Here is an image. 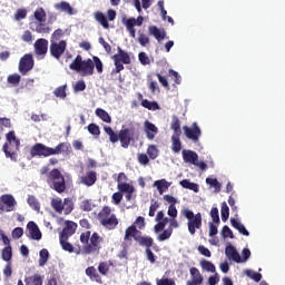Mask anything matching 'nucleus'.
Here are the masks:
<instances>
[{
	"label": "nucleus",
	"instance_id": "obj_15",
	"mask_svg": "<svg viewBox=\"0 0 285 285\" xmlns=\"http://www.w3.org/2000/svg\"><path fill=\"white\" fill-rule=\"evenodd\" d=\"M59 242L62 250H66L67 253H75L76 255H82L81 245L72 246V244L68 242V238H59Z\"/></svg>",
	"mask_w": 285,
	"mask_h": 285
},
{
	"label": "nucleus",
	"instance_id": "obj_25",
	"mask_svg": "<svg viewBox=\"0 0 285 285\" xmlns=\"http://www.w3.org/2000/svg\"><path fill=\"white\" fill-rule=\"evenodd\" d=\"M145 132L147 135V139H149V141H153V139H155V135H157V132H159V129L157 128V126H155V124L146 120L145 121Z\"/></svg>",
	"mask_w": 285,
	"mask_h": 285
},
{
	"label": "nucleus",
	"instance_id": "obj_7",
	"mask_svg": "<svg viewBox=\"0 0 285 285\" xmlns=\"http://www.w3.org/2000/svg\"><path fill=\"white\" fill-rule=\"evenodd\" d=\"M47 183L51 184L52 190H56L59 195H61V193H66V177H63V174H61L58 168L49 171Z\"/></svg>",
	"mask_w": 285,
	"mask_h": 285
},
{
	"label": "nucleus",
	"instance_id": "obj_55",
	"mask_svg": "<svg viewBox=\"0 0 285 285\" xmlns=\"http://www.w3.org/2000/svg\"><path fill=\"white\" fill-rule=\"evenodd\" d=\"M220 215L223 222H228V217L230 216V209L228 208V205L226 203L222 204Z\"/></svg>",
	"mask_w": 285,
	"mask_h": 285
},
{
	"label": "nucleus",
	"instance_id": "obj_50",
	"mask_svg": "<svg viewBox=\"0 0 285 285\" xmlns=\"http://www.w3.org/2000/svg\"><path fill=\"white\" fill-rule=\"evenodd\" d=\"M138 43L142 47L146 48L148 43H150V38L146 36V33L138 31Z\"/></svg>",
	"mask_w": 285,
	"mask_h": 285
},
{
	"label": "nucleus",
	"instance_id": "obj_14",
	"mask_svg": "<svg viewBox=\"0 0 285 285\" xmlns=\"http://www.w3.org/2000/svg\"><path fill=\"white\" fill-rule=\"evenodd\" d=\"M77 223L72 220L65 222V227L59 235V239H70L77 233Z\"/></svg>",
	"mask_w": 285,
	"mask_h": 285
},
{
	"label": "nucleus",
	"instance_id": "obj_5",
	"mask_svg": "<svg viewBox=\"0 0 285 285\" xmlns=\"http://www.w3.org/2000/svg\"><path fill=\"white\" fill-rule=\"evenodd\" d=\"M68 150V145L66 142H60L57 147H48L41 142L36 144L31 150V157H51V155H61Z\"/></svg>",
	"mask_w": 285,
	"mask_h": 285
},
{
	"label": "nucleus",
	"instance_id": "obj_54",
	"mask_svg": "<svg viewBox=\"0 0 285 285\" xmlns=\"http://www.w3.org/2000/svg\"><path fill=\"white\" fill-rule=\"evenodd\" d=\"M95 208V205L91 200L85 199L80 203V210H83L85 213H90Z\"/></svg>",
	"mask_w": 285,
	"mask_h": 285
},
{
	"label": "nucleus",
	"instance_id": "obj_6",
	"mask_svg": "<svg viewBox=\"0 0 285 285\" xmlns=\"http://www.w3.org/2000/svg\"><path fill=\"white\" fill-rule=\"evenodd\" d=\"M98 220L107 228V230H115L117 226H119V219L117 215L112 214V209L110 207L105 206L98 214Z\"/></svg>",
	"mask_w": 285,
	"mask_h": 285
},
{
	"label": "nucleus",
	"instance_id": "obj_52",
	"mask_svg": "<svg viewBox=\"0 0 285 285\" xmlns=\"http://www.w3.org/2000/svg\"><path fill=\"white\" fill-rule=\"evenodd\" d=\"M245 275L253 279L254 282H262V274L252 269H246Z\"/></svg>",
	"mask_w": 285,
	"mask_h": 285
},
{
	"label": "nucleus",
	"instance_id": "obj_24",
	"mask_svg": "<svg viewBox=\"0 0 285 285\" xmlns=\"http://www.w3.org/2000/svg\"><path fill=\"white\" fill-rule=\"evenodd\" d=\"M148 32L158 41H164L166 39V31L164 29H159L157 26H149Z\"/></svg>",
	"mask_w": 285,
	"mask_h": 285
},
{
	"label": "nucleus",
	"instance_id": "obj_30",
	"mask_svg": "<svg viewBox=\"0 0 285 285\" xmlns=\"http://www.w3.org/2000/svg\"><path fill=\"white\" fill-rule=\"evenodd\" d=\"M26 285H43V277L39 274H33L24 278Z\"/></svg>",
	"mask_w": 285,
	"mask_h": 285
},
{
	"label": "nucleus",
	"instance_id": "obj_20",
	"mask_svg": "<svg viewBox=\"0 0 285 285\" xmlns=\"http://www.w3.org/2000/svg\"><path fill=\"white\" fill-rule=\"evenodd\" d=\"M85 275H87L91 282H96V284H104V279L101 278V275L98 274L95 266L87 267L85 269Z\"/></svg>",
	"mask_w": 285,
	"mask_h": 285
},
{
	"label": "nucleus",
	"instance_id": "obj_29",
	"mask_svg": "<svg viewBox=\"0 0 285 285\" xmlns=\"http://www.w3.org/2000/svg\"><path fill=\"white\" fill-rule=\"evenodd\" d=\"M94 17L96 21L100 23L102 28H105V30H108V28H110V24L108 23V18H106V14H104V12L97 11L94 13Z\"/></svg>",
	"mask_w": 285,
	"mask_h": 285
},
{
	"label": "nucleus",
	"instance_id": "obj_42",
	"mask_svg": "<svg viewBox=\"0 0 285 285\" xmlns=\"http://www.w3.org/2000/svg\"><path fill=\"white\" fill-rule=\"evenodd\" d=\"M200 267L203 268V271H206L207 273H215L216 272L215 264H213V262H209V261H206V259L200 261Z\"/></svg>",
	"mask_w": 285,
	"mask_h": 285
},
{
	"label": "nucleus",
	"instance_id": "obj_62",
	"mask_svg": "<svg viewBox=\"0 0 285 285\" xmlns=\"http://www.w3.org/2000/svg\"><path fill=\"white\" fill-rule=\"evenodd\" d=\"M28 17V10L26 9H18L14 13L16 21H21L22 19H26Z\"/></svg>",
	"mask_w": 285,
	"mask_h": 285
},
{
	"label": "nucleus",
	"instance_id": "obj_17",
	"mask_svg": "<svg viewBox=\"0 0 285 285\" xmlns=\"http://www.w3.org/2000/svg\"><path fill=\"white\" fill-rule=\"evenodd\" d=\"M80 184L90 188V186H95L97 184V171L89 170L85 176L80 177Z\"/></svg>",
	"mask_w": 285,
	"mask_h": 285
},
{
	"label": "nucleus",
	"instance_id": "obj_31",
	"mask_svg": "<svg viewBox=\"0 0 285 285\" xmlns=\"http://www.w3.org/2000/svg\"><path fill=\"white\" fill-rule=\"evenodd\" d=\"M56 10H60L61 12H67V14H75V9L67 1H62L55 6Z\"/></svg>",
	"mask_w": 285,
	"mask_h": 285
},
{
	"label": "nucleus",
	"instance_id": "obj_35",
	"mask_svg": "<svg viewBox=\"0 0 285 285\" xmlns=\"http://www.w3.org/2000/svg\"><path fill=\"white\" fill-rule=\"evenodd\" d=\"M96 115L101 119V121H105V124H112V118L110 117V114L102 108H97L96 109Z\"/></svg>",
	"mask_w": 285,
	"mask_h": 285
},
{
	"label": "nucleus",
	"instance_id": "obj_64",
	"mask_svg": "<svg viewBox=\"0 0 285 285\" xmlns=\"http://www.w3.org/2000/svg\"><path fill=\"white\" fill-rule=\"evenodd\" d=\"M210 217L214 224H219V209L217 207L210 209Z\"/></svg>",
	"mask_w": 285,
	"mask_h": 285
},
{
	"label": "nucleus",
	"instance_id": "obj_63",
	"mask_svg": "<svg viewBox=\"0 0 285 285\" xmlns=\"http://www.w3.org/2000/svg\"><path fill=\"white\" fill-rule=\"evenodd\" d=\"M156 284L157 285H177V283H175V279L173 278H157Z\"/></svg>",
	"mask_w": 285,
	"mask_h": 285
},
{
	"label": "nucleus",
	"instance_id": "obj_2",
	"mask_svg": "<svg viewBox=\"0 0 285 285\" xmlns=\"http://www.w3.org/2000/svg\"><path fill=\"white\" fill-rule=\"evenodd\" d=\"M69 68L70 70L80 72L82 77H91V75H95V68L98 75L104 72V62H101V59L97 56H94L92 59L88 58L87 60H83L81 55H78L69 65Z\"/></svg>",
	"mask_w": 285,
	"mask_h": 285
},
{
	"label": "nucleus",
	"instance_id": "obj_43",
	"mask_svg": "<svg viewBox=\"0 0 285 285\" xmlns=\"http://www.w3.org/2000/svg\"><path fill=\"white\" fill-rule=\"evenodd\" d=\"M157 224L154 226V233H161L163 230H165L166 226L169 224V218L166 217L163 220H156Z\"/></svg>",
	"mask_w": 285,
	"mask_h": 285
},
{
	"label": "nucleus",
	"instance_id": "obj_49",
	"mask_svg": "<svg viewBox=\"0 0 285 285\" xmlns=\"http://www.w3.org/2000/svg\"><path fill=\"white\" fill-rule=\"evenodd\" d=\"M7 81L11 86H19L21 83V76L19 73L9 75Z\"/></svg>",
	"mask_w": 285,
	"mask_h": 285
},
{
	"label": "nucleus",
	"instance_id": "obj_60",
	"mask_svg": "<svg viewBox=\"0 0 285 285\" xmlns=\"http://www.w3.org/2000/svg\"><path fill=\"white\" fill-rule=\"evenodd\" d=\"M206 184H208L209 186H213L217 193L222 190V185L219 184L217 178H206Z\"/></svg>",
	"mask_w": 285,
	"mask_h": 285
},
{
	"label": "nucleus",
	"instance_id": "obj_33",
	"mask_svg": "<svg viewBox=\"0 0 285 285\" xmlns=\"http://www.w3.org/2000/svg\"><path fill=\"white\" fill-rule=\"evenodd\" d=\"M154 186H156L159 195H164L168 188H170V183H168L166 179L156 180L154 183Z\"/></svg>",
	"mask_w": 285,
	"mask_h": 285
},
{
	"label": "nucleus",
	"instance_id": "obj_51",
	"mask_svg": "<svg viewBox=\"0 0 285 285\" xmlns=\"http://www.w3.org/2000/svg\"><path fill=\"white\" fill-rule=\"evenodd\" d=\"M63 35H66V33L61 29H57L51 35L50 43H59V41H61V37H63Z\"/></svg>",
	"mask_w": 285,
	"mask_h": 285
},
{
	"label": "nucleus",
	"instance_id": "obj_59",
	"mask_svg": "<svg viewBox=\"0 0 285 285\" xmlns=\"http://www.w3.org/2000/svg\"><path fill=\"white\" fill-rule=\"evenodd\" d=\"M87 128L88 132H90V135H94V137H99V135H101V130L99 129V126H97L96 124H90Z\"/></svg>",
	"mask_w": 285,
	"mask_h": 285
},
{
	"label": "nucleus",
	"instance_id": "obj_12",
	"mask_svg": "<svg viewBox=\"0 0 285 285\" xmlns=\"http://www.w3.org/2000/svg\"><path fill=\"white\" fill-rule=\"evenodd\" d=\"M183 130H184L185 137H187V139H190L195 144H197V141H199V138L202 137V129L199 128L197 122H193L191 127L184 126Z\"/></svg>",
	"mask_w": 285,
	"mask_h": 285
},
{
	"label": "nucleus",
	"instance_id": "obj_36",
	"mask_svg": "<svg viewBox=\"0 0 285 285\" xmlns=\"http://www.w3.org/2000/svg\"><path fill=\"white\" fill-rule=\"evenodd\" d=\"M180 186L183 188H186L187 190H193L194 193H199V185L197 183H191L188 179L180 180Z\"/></svg>",
	"mask_w": 285,
	"mask_h": 285
},
{
	"label": "nucleus",
	"instance_id": "obj_28",
	"mask_svg": "<svg viewBox=\"0 0 285 285\" xmlns=\"http://www.w3.org/2000/svg\"><path fill=\"white\" fill-rule=\"evenodd\" d=\"M75 210V202L71 197H67L62 202V213L63 215H70Z\"/></svg>",
	"mask_w": 285,
	"mask_h": 285
},
{
	"label": "nucleus",
	"instance_id": "obj_56",
	"mask_svg": "<svg viewBox=\"0 0 285 285\" xmlns=\"http://www.w3.org/2000/svg\"><path fill=\"white\" fill-rule=\"evenodd\" d=\"M27 203L33 210H41V205L39 204V200H37V197L29 196Z\"/></svg>",
	"mask_w": 285,
	"mask_h": 285
},
{
	"label": "nucleus",
	"instance_id": "obj_48",
	"mask_svg": "<svg viewBox=\"0 0 285 285\" xmlns=\"http://www.w3.org/2000/svg\"><path fill=\"white\" fill-rule=\"evenodd\" d=\"M147 155L149 159H157L159 157V149H157V146L149 145L147 148Z\"/></svg>",
	"mask_w": 285,
	"mask_h": 285
},
{
	"label": "nucleus",
	"instance_id": "obj_40",
	"mask_svg": "<svg viewBox=\"0 0 285 285\" xmlns=\"http://www.w3.org/2000/svg\"><path fill=\"white\" fill-rule=\"evenodd\" d=\"M33 17L36 21H38V23L46 22V19H47L46 10L41 7L36 9V11L33 12Z\"/></svg>",
	"mask_w": 285,
	"mask_h": 285
},
{
	"label": "nucleus",
	"instance_id": "obj_9",
	"mask_svg": "<svg viewBox=\"0 0 285 285\" xmlns=\"http://www.w3.org/2000/svg\"><path fill=\"white\" fill-rule=\"evenodd\" d=\"M112 60L115 63V69H112L111 75H119V72L124 70V63L125 66H129V63L131 62L130 55L124 51L121 47H118V53L112 56Z\"/></svg>",
	"mask_w": 285,
	"mask_h": 285
},
{
	"label": "nucleus",
	"instance_id": "obj_45",
	"mask_svg": "<svg viewBox=\"0 0 285 285\" xmlns=\"http://www.w3.org/2000/svg\"><path fill=\"white\" fill-rule=\"evenodd\" d=\"M66 88H68L66 85L56 88L53 91L55 97L58 99H66V97H68V94H66Z\"/></svg>",
	"mask_w": 285,
	"mask_h": 285
},
{
	"label": "nucleus",
	"instance_id": "obj_61",
	"mask_svg": "<svg viewBox=\"0 0 285 285\" xmlns=\"http://www.w3.org/2000/svg\"><path fill=\"white\" fill-rule=\"evenodd\" d=\"M4 128H12V122L10 121V118H0V132H3Z\"/></svg>",
	"mask_w": 285,
	"mask_h": 285
},
{
	"label": "nucleus",
	"instance_id": "obj_13",
	"mask_svg": "<svg viewBox=\"0 0 285 285\" xmlns=\"http://www.w3.org/2000/svg\"><path fill=\"white\" fill-rule=\"evenodd\" d=\"M14 206H17V200L14 196L10 194H4L0 197V210H4L6 213H12L14 210Z\"/></svg>",
	"mask_w": 285,
	"mask_h": 285
},
{
	"label": "nucleus",
	"instance_id": "obj_11",
	"mask_svg": "<svg viewBox=\"0 0 285 285\" xmlns=\"http://www.w3.org/2000/svg\"><path fill=\"white\" fill-rule=\"evenodd\" d=\"M68 48V42L66 40H60L59 42H50L49 52L53 59H61L63 52Z\"/></svg>",
	"mask_w": 285,
	"mask_h": 285
},
{
	"label": "nucleus",
	"instance_id": "obj_57",
	"mask_svg": "<svg viewBox=\"0 0 285 285\" xmlns=\"http://www.w3.org/2000/svg\"><path fill=\"white\" fill-rule=\"evenodd\" d=\"M3 262H10L12 259V246H7L2 249Z\"/></svg>",
	"mask_w": 285,
	"mask_h": 285
},
{
	"label": "nucleus",
	"instance_id": "obj_3",
	"mask_svg": "<svg viewBox=\"0 0 285 285\" xmlns=\"http://www.w3.org/2000/svg\"><path fill=\"white\" fill-rule=\"evenodd\" d=\"M80 243L83 245L81 247L82 255H99L101 250V244H104V237L99 233L95 232L91 234L90 230L80 234Z\"/></svg>",
	"mask_w": 285,
	"mask_h": 285
},
{
	"label": "nucleus",
	"instance_id": "obj_38",
	"mask_svg": "<svg viewBox=\"0 0 285 285\" xmlns=\"http://www.w3.org/2000/svg\"><path fill=\"white\" fill-rule=\"evenodd\" d=\"M110 266H112V262H100L98 265V273L104 277H108V273H110Z\"/></svg>",
	"mask_w": 285,
	"mask_h": 285
},
{
	"label": "nucleus",
	"instance_id": "obj_27",
	"mask_svg": "<svg viewBox=\"0 0 285 285\" xmlns=\"http://www.w3.org/2000/svg\"><path fill=\"white\" fill-rule=\"evenodd\" d=\"M136 242L139 244V246H145V248H153V245L155 244L153 237L141 236V234H139V236L136 237Z\"/></svg>",
	"mask_w": 285,
	"mask_h": 285
},
{
	"label": "nucleus",
	"instance_id": "obj_22",
	"mask_svg": "<svg viewBox=\"0 0 285 285\" xmlns=\"http://www.w3.org/2000/svg\"><path fill=\"white\" fill-rule=\"evenodd\" d=\"M139 235H141V232H139L135 225H130L129 227L126 228L125 230V237L124 240L125 242H132V239H135V242H137V237H139Z\"/></svg>",
	"mask_w": 285,
	"mask_h": 285
},
{
	"label": "nucleus",
	"instance_id": "obj_58",
	"mask_svg": "<svg viewBox=\"0 0 285 285\" xmlns=\"http://www.w3.org/2000/svg\"><path fill=\"white\" fill-rule=\"evenodd\" d=\"M131 226H136V229L144 230L146 228V219L142 216H138Z\"/></svg>",
	"mask_w": 285,
	"mask_h": 285
},
{
	"label": "nucleus",
	"instance_id": "obj_21",
	"mask_svg": "<svg viewBox=\"0 0 285 285\" xmlns=\"http://www.w3.org/2000/svg\"><path fill=\"white\" fill-rule=\"evenodd\" d=\"M225 254L228 259H232L233 262H236V264H242V256L233 245H228L225 248Z\"/></svg>",
	"mask_w": 285,
	"mask_h": 285
},
{
	"label": "nucleus",
	"instance_id": "obj_39",
	"mask_svg": "<svg viewBox=\"0 0 285 285\" xmlns=\"http://www.w3.org/2000/svg\"><path fill=\"white\" fill-rule=\"evenodd\" d=\"M170 128L174 130V135H181V121L179 120V117L173 116Z\"/></svg>",
	"mask_w": 285,
	"mask_h": 285
},
{
	"label": "nucleus",
	"instance_id": "obj_44",
	"mask_svg": "<svg viewBox=\"0 0 285 285\" xmlns=\"http://www.w3.org/2000/svg\"><path fill=\"white\" fill-rule=\"evenodd\" d=\"M140 105L142 108H147V110H159V104H157V101L144 99Z\"/></svg>",
	"mask_w": 285,
	"mask_h": 285
},
{
	"label": "nucleus",
	"instance_id": "obj_18",
	"mask_svg": "<svg viewBox=\"0 0 285 285\" xmlns=\"http://www.w3.org/2000/svg\"><path fill=\"white\" fill-rule=\"evenodd\" d=\"M189 273L191 275V281H187V285H202L204 283V276H202V273L197 267H191Z\"/></svg>",
	"mask_w": 285,
	"mask_h": 285
},
{
	"label": "nucleus",
	"instance_id": "obj_47",
	"mask_svg": "<svg viewBox=\"0 0 285 285\" xmlns=\"http://www.w3.org/2000/svg\"><path fill=\"white\" fill-rule=\"evenodd\" d=\"M117 188L119 193H135V187L128 183L118 184Z\"/></svg>",
	"mask_w": 285,
	"mask_h": 285
},
{
	"label": "nucleus",
	"instance_id": "obj_34",
	"mask_svg": "<svg viewBox=\"0 0 285 285\" xmlns=\"http://www.w3.org/2000/svg\"><path fill=\"white\" fill-rule=\"evenodd\" d=\"M51 208H53L55 213L61 215L63 213V200L60 197L52 198Z\"/></svg>",
	"mask_w": 285,
	"mask_h": 285
},
{
	"label": "nucleus",
	"instance_id": "obj_16",
	"mask_svg": "<svg viewBox=\"0 0 285 285\" xmlns=\"http://www.w3.org/2000/svg\"><path fill=\"white\" fill-rule=\"evenodd\" d=\"M33 48L38 57L48 55V40L46 38H39L36 40Z\"/></svg>",
	"mask_w": 285,
	"mask_h": 285
},
{
	"label": "nucleus",
	"instance_id": "obj_8",
	"mask_svg": "<svg viewBox=\"0 0 285 285\" xmlns=\"http://www.w3.org/2000/svg\"><path fill=\"white\" fill-rule=\"evenodd\" d=\"M181 213L188 219L187 228L189 234L195 235L202 228V213L195 214L190 209H184Z\"/></svg>",
	"mask_w": 285,
	"mask_h": 285
},
{
	"label": "nucleus",
	"instance_id": "obj_4",
	"mask_svg": "<svg viewBox=\"0 0 285 285\" xmlns=\"http://www.w3.org/2000/svg\"><path fill=\"white\" fill-rule=\"evenodd\" d=\"M7 142L2 146V151L4 153L7 159H11V161H17L19 157V148L21 147V140L17 138V134L14 130L9 131L6 134Z\"/></svg>",
	"mask_w": 285,
	"mask_h": 285
},
{
	"label": "nucleus",
	"instance_id": "obj_46",
	"mask_svg": "<svg viewBox=\"0 0 285 285\" xmlns=\"http://www.w3.org/2000/svg\"><path fill=\"white\" fill-rule=\"evenodd\" d=\"M39 255V266H46V264H48V257H50V253L48 249L43 248L40 250Z\"/></svg>",
	"mask_w": 285,
	"mask_h": 285
},
{
	"label": "nucleus",
	"instance_id": "obj_41",
	"mask_svg": "<svg viewBox=\"0 0 285 285\" xmlns=\"http://www.w3.org/2000/svg\"><path fill=\"white\" fill-rule=\"evenodd\" d=\"M36 32L38 35H50L51 29L49 26L46 24V22H38L36 24Z\"/></svg>",
	"mask_w": 285,
	"mask_h": 285
},
{
	"label": "nucleus",
	"instance_id": "obj_10",
	"mask_svg": "<svg viewBox=\"0 0 285 285\" xmlns=\"http://www.w3.org/2000/svg\"><path fill=\"white\" fill-rule=\"evenodd\" d=\"M35 68V58L32 53H26L19 60L18 70L22 77H26Z\"/></svg>",
	"mask_w": 285,
	"mask_h": 285
},
{
	"label": "nucleus",
	"instance_id": "obj_37",
	"mask_svg": "<svg viewBox=\"0 0 285 285\" xmlns=\"http://www.w3.org/2000/svg\"><path fill=\"white\" fill-rule=\"evenodd\" d=\"M181 135L171 136V150L173 153H181V140L179 139Z\"/></svg>",
	"mask_w": 285,
	"mask_h": 285
},
{
	"label": "nucleus",
	"instance_id": "obj_1",
	"mask_svg": "<svg viewBox=\"0 0 285 285\" xmlns=\"http://www.w3.org/2000/svg\"><path fill=\"white\" fill-rule=\"evenodd\" d=\"M104 130L106 135H108L109 141L111 144H117V141H120L121 148H128L131 141H139V128H137V126L135 125L122 127L118 134L115 130H112V127L108 126H105Z\"/></svg>",
	"mask_w": 285,
	"mask_h": 285
},
{
	"label": "nucleus",
	"instance_id": "obj_53",
	"mask_svg": "<svg viewBox=\"0 0 285 285\" xmlns=\"http://www.w3.org/2000/svg\"><path fill=\"white\" fill-rule=\"evenodd\" d=\"M170 237H173V229L167 228L157 236V239L158 242H166L167 239H170Z\"/></svg>",
	"mask_w": 285,
	"mask_h": 285
},
{
	"label": "nucleus",
	"instance_id": "obj_26",
	"mask_svg": "<svg viewBox=\"0 0 285 285\" xmlns=\"http://www.w3.org/2000/svg\"><path fill=\"white\" fill-rule=\"evenodd\" d=\"M122 23L129 32V37H131V39H135V37H137V31L135 30V26L137 24L135 22V18L124 19Z\"/></svg>",
	"mask_w": 285,
	"mask_h": 285
},
{
	"label": "nucleus",
	"instance_id": "obj_32",
	"mask_svg": "<svg viewBox=\"0 0 285 285\" xmlns=\"http://www.w3.org/2000/svg\"><path fill=\"white\" fill-rule=\"evenodd\" d=\"M230 224L233 228H235L236 230H238V233H240V235H244L245 237H248V235H250V233L246 230V227L242 223H239L237 219L230 218Z\"/></svg>",
	"mask_w": 285,
	"mask_h": 285
},
{
	"label": "nucleus",
	"instance_id": "obj_19",
	"mask_svg": "<svg viewBox=\"0 0 285 285\" xmlns=\"http://www.w3.org/2000/svg\"><path fill=\"white\" fill-rule=\"evenodd\" d=\"M27 228L29 230V235L31 239H35L36 242H39L42 237L41 230L39 229V226L35 222H29L27 224Z\"/></svg>",
	"mask_w": 285,
	"mask_h": 285
},
{
	"label": "nucleus",
	"instance_id": "obj_23",
	"mask_svg": "<svg viewBox=\"0 0 285 285\" xmlns=\"http://www.w3.org/2000/svg\"><path fill=\"white\" fill-rule=\"evenodd\" d=\"M183 159L185 161V164H193V166H195V164H197V161H199V155H197V153L193 151V150H183Z\"/></svg>",
	"mask_w": 285,
	"mask_h": 285
}]
</instances>
